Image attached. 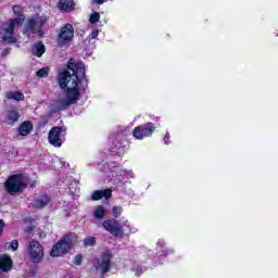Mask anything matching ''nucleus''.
I'll return each mask as SVG.
<instances>
[{"label": "nucleus", "mask_w": 278, "mask_h": 278, "mask_svg": "<svg viewBox=\"0 0 278 278\" xmlns=\"http://www.w3.org/2000/svg\"><path fill=\"white\" fill-rule=\"evenodd\" d=\"M5 99L9 101H25V94L21 91H8L5 93Z\"/></svg>", "instance_id": "16"}, {"label": "nucleus", "mask_w": 278, "mask_h": 278, "mask_svg": "<svg viewBox=\"0 0 278 278\" xmlns=\"http://www.w3.org/2000/svg\"><path fill=\"white\" fill-rule=\"evenodd\" d=\"M74 34L75 29L73 28V25L66 24L63 26L58 38L59 45L62 47L63 45H66V42H71V40H73Z\"/></svg>", "instance_id": "11"}, {"label": "nucleus", "mask_w": 278, "mask_h": 278, "mask_svg": "<svg viewBox=\"0 0 278 278\" xmlns=\"http://www.w3.org/2000/svg\"><path fill=\"white\" fill-rule=\"evenodd\" d=\"M110 199L112 197V190L105 189V190H98L92 193V200L93 201H100V199Z\"/></svg>", "instance_id": "15"}, {"label": "nucleus", "mask_w": 278, "mask_h": 278, "mask_svg": "<svg viewBox=\"0 0 278 278\" xmlns=\"http://www.w3.org/2000/svg\"><path fill=\"white\" fill-rule=\"evenodd\" d=\"M23 23H25V18L23 17H15L4 22L0 28V40L9 43L15 42L14 29L21 27Z\"/></svg>", "instance_id": "2"}, {"label": "nucleus", "mask_w": 278, "mask_h": 278, "mask_svg": "<svg viewBox=\"0 0 278 278\" xmlns=\"http://www.w3.org/2000/svg\"><path fill=\"white\" fill-rule=\"evenodd\" d=\"M153 131H155V127H153V124L148 123L146 125L136 127L132 135L137 140H142L144 138H149V136H152Z\"/></svg>", "instance_id": "9"}, {"label": "nucleus", "mask_w": 278, "mask_h": 278, "mask_svg": "<svg viewBox=\"0 0 278 278\" xmlns=\"http://www.w3.org/2000/svg\"><path fill=\"white\" fill-rule=\"evenodd\" d=\"M13 265L14 262L12 261V257H10V255H0V270H2V273H9V270H12Z\"/></svg>", "instance_id": "13"}, {"label": "nucleus", "mask_w": 278, "mask_h": 278, "mask_svg": "<svg viewBox=\"0 0 278 278\" xmlns=\"http://www.w3.org/2000/svg\"><path fill=\"white\" fill-rule=\"evenodd\" d=\"M37 77H48L49 76V67H42L36 73Z\"/></svg>", "instance_id": "23"}, {"label": "nucleus", "mask_w": 278, "mask_h": 278, "mask_svg": "<svg viewBox=\"0 0 278 278\" xmlns=\"http://www.w3.org/2000/svg\"><path fill=\"white\" fill-rule=\"evenodd\" d=\"M134 270H135V275L137 276V277H140V275H142V267H140V266H137L136 268H134Z\"/></svg>", "instance_id": "29"}, {"label": "nucleus", "mask_w": 278, "mask_h": 278, "mask_svg": "<svg viewBox=\"0 0 278 278\" xmlns=\"http://www.w3.org/2000/svg\"><path fill=\"white\" fill-rule=\"evenodd\" d=\"M93 215H94V218H97L98 220H101V218L105 216V208L101 205L97 206L94 208Z\"/></svg>", "instance_id": "20"}, {"label": "nucleus", "mask_w": 278, "mask_h": 278, "mask_svg": "<svg viewBox=\"0 0 278 278\" xmlns=\"http://www.w3.org/2000/svg\"><path fill=\"white\" fill-rule=\"evenodd\" d=\"M99 36V30H92L91 38L94 39Z\"/></svg>", "instance_id": "30"}, {"label": "nucleus", "mask_w": 278, "mask_h": 278, "mask_svg": "<svg viewBox=\"0 0 278 278\" xmlns=\"http://www.w3.org/2000/svg\"><path fill=\"white\" fill-rule=\"evenodd\" d=\"M46 237H47V235H43V236H42V238H46Z\"/></svg>", "instance_id": "33"}, {"label": "nucleus", "mask_w": 278, "mask_h": 278, "mask_svg": "<svg viewBox=\"0 0 278 278\" xmlns=\"http://www.w3.org/2000/svg\"><path fill=\"white\" fill-rule=\"evenodd\" d=\"M113 216H115V218H118V216H121L122 212H123V207L121 206H113Z\"/></svg>", "instance_id": "25"}, {"label": "nucleus", "mask_w": 278, "mask_h": 278, "mask_svg": "<svg viewBox=\"0 0 278 278\" xmlns=\"http://www.w3.org/2000/svg\"><path fill=\"white\" fill-rule=\"evenodd\" d=\"M31 129H34L31 123L24 122L18 128V134L20 136H29V134H31Z\"/></svg>", "instance_id": "17"}, {"label": "nucleus", "mask_w": 278, "mask_h": 278, "mask_svg": "<svg viewBox=\"0 0 278 278\" xmlns=\"http://www.w3.org/2000/svg\"><path fill=\"white\" fill-rule=\"evenodd\" d=\"M43 54H45V43L43 42L35 43L33 47V55H36L37 58H42Z\"/></svg>", "instance_id": "18"}, {"label": "nucleus", "mask_w": 278, "mask_h": 278, "mask_svg": "<svg viewBox=\"0 0 278 278\" xmlns=\"http://www.w3.org/2000/svg\"><path fill=\"white\" fill-rule=\"evenodd\" d=\"M168 140H170V135L166 134L164 137L165 144H168Z\"/></svg>", "instance_id": "32"}, {"label": "nucleus", "mask_w": 278, "mask_h": 278, "mask_svg": "<svg viewBox=\"0 0 278 278\" xmlns=\"http://www.w3.org/2000/svg\"><path fill=\"white\" fill-rule=\"evenodd\" d=\"M13 12L18 16V14L22 12L21 5H13Z\"/></svg>", "instance_id": "27"}, {"label": "nucleus", "mask_w": 278, "mask_h": 278, "mask_svg": "<svg viewBox=\"0 0 278 278\" xmlns=\"http://www.w3.org/2000/svg\"><path fill=\"white\" fill-rule=\"evenodd\" d=\"M49 201H50L49 197H43L39 200H36L33 205H34V207H38L40 210V208L45 207L46 205H48Z\"/></svg>", "instance_id": "19"}, {"label": "nucleus", "mask_w": 278, "mask_h": 278, "mask_svg": "<svg viewBox=\"0 0 278 278\" xmlns=\"http://www.w3.org/2000/svg\"><path fill=\"white\" fill-rule=\"evenodd\" d=\"M92 2L102 5V3H105V0H92Z\"/></svg>", "instance_id": "31"}, {"label": "nucleus", "mask_w": 278, "mask_h": 278, "mask_svg": "<svg viewBox=\"0 0 278 278\" xmlns=\"http://www.w3.org/2000/svg\"><path fill=\"white\" fill-rule=\"evenodd\" d=\"M64 136H66V128L53 127L48 135V140L52 147H62L64 142Z\"/></svg>", "instance_id": "8"}, {"label": "nucleus", "mask_w": 278, "mask_h": 278, "mask_svg": "<svg viewBox=\"0 0 278 278\" xmlns=\"http://www.w3.org/2000/svg\"><path fill=\"white\" fill-rule=\"evenodd\" d=\"M73 249V237L67 235L63 237L56 244L53 245L50 255L51 257H62Z\"/></svg>", "instance_id": "4"}, {"label": "nucleus", "mask_w": 278, "mask_h": 278, "mask_svg": "<svg viewBox=\"0 0 278 278\" xmlns=\"http://www.w3.org/2000/svg\"><path fill=\"white\" fill-rule=\"evenodd\" d=\"M58 8L62 12H73L75 10V2L73 0H60Z\"/></svg>", "instance_id": "14"}, {"label": "nucleus", "mask_w": 278, "mask_h": 278, "mask_svg": "<svg viewBox=\"0 0 278 278\" xmlns=\"http://www.w3.org/2000/svg\"><path fill=\"white\" fill-rule=\"evenodd\" d=\"M85 247H94L97 244V238L88 237L84 240Z\"/></svg>", "instance_id": "22"}, {"label": "nucleus", "mask_w": 278, "mask_h": 278, "mask_svg": "<svg viewBox=\"0 0 278 278\" xmlns=\"http://www.w3.org/2000/svg\"><path fill=\"white\" fill-rule=\"evenodd\" d=\"M103 228L112 233V236H116L119 238H123V226H121V223L116 219H108L103 223Z\"/></svg>", "instance_id": "10"}, {"label": "nucleus", "mask_w": 278, "mask_h": 278, "mask_svg": "<svg viewBox=\"0 0 278 278\" xmlns=\"http://www.w3.org/2000/svg\"><path fill=\"white\" fill-rule=\"evenodd\" d=\"M4 186L9 194H18L26 185L22 175H13L5 181Z\"/></svg>", "instance_id": "5"}, {"label": "nucleus", "mask_w": 278, "mask_h": 278, "mask_svg": "<svg viewBox=\"0 0 278 278\" xmlns=\"http://www.w3.org/2000/svg\"><path fill=\"white\" fill-rule=\"evenodd\" d=\"M74 264H76V266H80L81 265V255H76L75 256Z\"/></svg>", "instance_id": "28"}, {"label": "nucleus", "mask_w": 278, "mask_h": 278, "mask_svg": "<svg viewBox=\"0 0 278 278\" xmlns=\"http://www.w3.org/2000/svg\"><path fill=\"white\" fill-rule=\"evenodd\" d=\"M28 253L31 262L34 264H40L45 258V249L40 244V242L33 240L28 243Z\"/></svg>", "instance_id": "6"}, {"label": "nucleus", "mask_w": 278, "mask_h": 278, "mask_svg": "<svg viewBox=\"0 0 278 278\" xmlns=\"http://www.w3.org/2000/svg\"><path fill=\"white\" fill-rule=\"evenodd\" d=\"M112 262V252L106 251L102 254L101 258H97L93 261V266L100 275H105V273L110 271V265Z\"/></svg>", "instance_id": "7"}, {"label": "nucleus", "mask_w": 278, "mask_h": 278, "mask_svg": "<svg viewBox=\"0 0 278 278\" xmlns=\"http://www.w3.org/2000/svg\"><path fill=\"white\" fill-rule=\"evenodd\" d=\"M5 251H17L18 250V240H13L4 244Z\"/></svg>", "instance_id": "21"}, {"label": "nucleus", "mask_w": 278, "mask_h": 278, "mask_svg": "<svg viewBox=\"0 0 278 278\" xmlns=\"http://www.w3.org/2000/svg\"><path fill=\"white\" fill-rule=\"evenodd\" d=\"M47 23V17L39 15H35L27 20L24 34L28 36V38H34L36 34H39V37H42V30H40V27Z\"/></svg>", "instance_id": "3"}, {"label": "nucleus", "mask_w": 278, "mask_h": 278, "mask_svg": "<svg viewBox=\"0 0 278 278\" xmlns=\"http://www.w3.org/2000/svg\"><path fill=\"white\" fill-rule=\"evenodd\" d=\"M100 18H101V15H100L98 12H93V13L90 15L89 21H90V23H91L92 25H94V23H99Z\"/></svg>", "instance_id": "24"}, {"label": "nucleus", "mask_w": 278, "mask_h": 278, "mask_svg": "<svg viewBox=\"0 0 278 278\" xmlns=\"http://www.w3.org/2000/svg\"><path fill=\"white\" fill-rule=\"evenodd\" d=\"M3 229H5V220L0 219V238L3 236Z\"/></svg>", "instance_id": "26"}, {"label": "nucleus", "mask_w": 278, "mask_h": 278, "mask_svg": "<svg viewBox=\"0 0 278 278\" xmlns=\"http://www.w3.org/2000/svg\"><path fill=\"white\" fill-rule=\"evenodd\" d=\"M86 76V68L81 63H75L71 59L67 63V68L62 70L58 75V84L61 90H65L64 96L58 99L60 110L70 108L79 101L81 96V79Z\"/></svg>", "instance_id": "1"}, {"label": "nucleus", "mask_w": 278, "mask_h": 278, "mask_svg": "<svg viewBox=\"0 0 278 278\" xmlns=\"http://www.w3.org/2000/svg\"><path fill=\"white\" fill-rule=\"evenodd\" d=\"M18 118H21V111L16 108H11L7 111L5 121L8 125H14V123H18Z\"/></svg>", "instance_id": "12"}]
</instances>
